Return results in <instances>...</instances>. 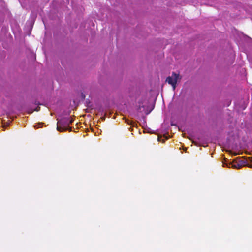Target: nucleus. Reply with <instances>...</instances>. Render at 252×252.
Listing matches in <instances>:
<instances>
[{
    "label": "nucleus",
    "mask_w": 252,
    "mask_h": 252,
    "mask_svg": "<svg viewBox=\"0 0 252 252\" xmlns=\"http://www.w3.org/2000/svg\"><path fill=\"white\" fill-rule=\"evenodd\" d=\"M66 118H63L58 120L57 123V130L61 132L69 130L71 131V127L69 126L67 122Z\"/></svg>",
    "instance_id": "nucleus-1"
},
{
    "label": "nucleus",
    "mask_w": 252,
    "mask_h": 252,
    "mask_svg": "<svg viewBox=\"0 0 252 252\" xmlns=\"http://www.w3.org/2000/svg\"><path fill=\"white\" fill-rule=\"evenodd\" d=\"M181 77H180L179 74L173 72L172 73L171 76H169L167 77L166 82L169 84L171 85L173 89L175 90L176 87L177 82L178 79H181Z\"/></svg>",
    "instance_id": "nucleus-2"
},
{
    "label": "nucleus",
    "mask_w": 252,
    "mask_h": 252,
    "mask_svg": "<svg viewBox=\"0 0 252 252\" xmlns=\"http://www.w3.org/2000/svg\"><path fill=\"white\" fill-rule=\"evenodd\" d=\"M247 166L250 168H252V165H249L248 163L247 159L240 160L238 162L232 165V167L234 168L240 169L243 166Z\"/></svg>",
    "instance_id": "nucleus-3"
},
{
    "label": "nucleus",
    "mask_w": 252,
    "mask_h": 252,
    "mask_svg": "<svg viewBox=\"0 0 252 252\" xmlns=\"http://www.w3.org/2000/svg\"><path fill=\"white\" fill-rule=\"evenodd\" d=\"M67 121V123L68 124V125L69 126L70 124H71L74 121V120L73 118H66Z\"/></svg>",
    "instance_id": "nucleus-4"
},
{
    "label": "nucleus",
    "mask_w": 252,
    "mask_h": 252,
    "mask_svg": "<svg viewBox=\"0 0 252 252\" xmlns=\"http://www.w3.org/2000/svg\"><path fill=\"white\" fill-rule=\"evenodd\" d=\"M244 159H247L248 161V162L249 161V162L252 163V156L247 157L246 158H244Z\"/></svg>",
    "instance_id": "nucleus-5"
},
{
    "label": "nucleus",
    "mask_w": 252,
    "mask_h": 252,
    "mask_svg": "<svg viewBox=\"0 0 252 252\" xmlns=\"http://www.w3.org/2000/svg\"><path fill=\"white\" fill-rule=\"evenodd\" d=\"M126 122L128 124H129V125H132V122L128 120H127L126 121Z\"/></svg>",
    "instance_id": "nucleus-6"
},
{
    "label": "nucleus",
    "mask_w": 252,
    "mask_h": 252,
    "mask_svg": "<svg viewBox=\"0 0 252 252\" xmlns=\"http://www.w3.org/2000/svg\"><path fill=\"white\" fill-rule=\"evenodd\" d=\"M141 107H144V106H141L140 105L139 106V107L137 109L138 111L141 112Z\"/></svg>",
    "instance_id": "nucleus-7"
}]
</instances>
